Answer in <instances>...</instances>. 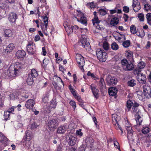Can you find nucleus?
I'll list each match as a JSON object with an SVG mask.
<instances>
[{
  "mask_svg": "<svg viewBox=\"0 0 151 151\" xmlns=\"http://www.w3.org/2000/svg\"><path fill=\"white\" fill-rule=\"evenodd\" d=\"M22 68V65L19 64V62L17 63L13 68V70H12L9 68V70H7L5 78L9 79H12L13 78L15 77L18 74V72Z\"/></svg>",
  "mask_w": 151,
  "mask_h": 151,
  "instance_id": "f257e3e1",
  "label": "nucleus"
},
{
  "mask_svg": "<svg viewBox=\"0 0 151 151\" xmlns=\"http://www.w3.org/2000/svg\"><path fill=\"white\" fill-rule=\"evenodd\" d=\"M78 42L86 50L89 51L91 49V46L89 42V40L87 37L85 35H82L80 39Z\"/></svg>",
  "mask_w": 151,
  "mask_h": 151,
  "instance_id": "f03ea898",
  "label": "nucleus"
},
{
  "mask_svg": "<svg viewBox=\"0 0 151 151\" xmlns=\"http://www.w3.org/2000/svg\"><path fill=\"white\" fill-rule=\"evenodd\" d=\"M96 55L98 60L101 62H104L108 57L107 53L102 49L99 48L96 51Z\"/></svg>",
  "mask_w": 151,
  "mask_h": 151,
  "instance_id": "7ed1b4c3",
  "label": "nucleus"
},
{
  "mask_svg": "<svg viewBox=\"0 0 151 151\" xmlns=\"http://www.w3.org/2000/svg\"><path fill=\"white\" fill-rule=\"evenodd\" d=\"M26 48L27 51L29 55H33L35 54L36 51L35 44L33 41H28Z\"/></svg>",
  "mask_w": 151,
  "mask_h": 151,
  "instance_id": "20e7f679",
  "label": "nucleus"
},
{
  "mask_svg": "<svg viewBox=\"0 0 151 151\" xmlns=\"http://www.w3.org/2000/svg\"><path fill=\"white\" fill-rule=\"evenodd\" d=\"M46 124L49 130H53L56 128L58 125V120L57 119H50L48 120Z\"/></svg>",
  "mask_w": 151,
  "mask_h": 151,
  "instance_id": "39448f33",
  "label": "nucleus"
},
{
  "mask_svg": "<svg viewBox=\"0 0 151 151\" xmlns=\"http://www.w3.org/2000/svg\"><path fill=\"white\" fill-rule=\"evenodd\" d=\"M120 117L116 114H113L112 116V121L113 124L115 126L116 129H119L121 131V134L123 133V131L119 125L118 122L120 120Z\"/></svg>",
  "mask_w": 151,
  "mask_h": 151,
  "instance_id": "423d86ee",
  "label": "nucleus"
},
{
  "mask_svg": "<svg viewBox=\"0 0 151 151\" xmlns=\"http://www.w3.org/2000/svg\"><path fill=\"white\" fill-rule=\"evenodd\" d=\"M76 60L77 63L78 64L80 69L82 72H84V70L83 66L85 65L84 58L81 54H78L76 56Z\"/></svg>",
  "mask_w": 151,
  "mask_h": 151,
  "instance_id": "0eeeda50",
  "label": "nucleus"
},
{
  "mask_svg": "<svg viewBox=\"0 0 151 151\" xmlns=\"http://www.w3.org/2000/svg\"><path fill=\"white\" fill-rule=\"evenodd\" d=\"M106 81L108 85H116L118 82L117 78L114 76H112L111 75H108L106 78Z\"/></svg>",
  "mask_w": 151,
  "mask_h": 151,
  "instance_id": "6e6552de",
  "label": "nucleus"
},
{
  "mask_svg": "<svg viewBox=\"0 0 151 151\" xmlns=\"http://www.w3.org/2000/svg\"><path fill=\"white\" fill-rule=\"evenodd\" d=\"M144 95L147 98H149L151 97V90L150 86L145 85L143 86Z\"/></svg>",
  "mask_w": 151,
  "mask_h": 151,
  "instance_id": "1a4fd4ad",
  "label": "nucleus"
},
{
  "mask_svg": "<svg viewBox=\"0 0 151 151\" xmlns=\"http://www.w3.org/2000/svg\"><path fill=\"white\" fill-rule=\"evenodd\" d=\"M139 82L141 84H145L146 82L147 78L145 75L142 73H138L137 76Z\"/></svg>",
  "mask_w": 151,
  "mask_h": 151,
  "instance_id": "9d476101",
  "label": "nucleus"
},
{
  "mask_svg": "<svg viewBox=\"0 0 151 151\" xmlns=\"http://www.w3.org/2000/svg\"><path fill=\"white\" fill-rule=\"evenodd\" d=\"M127 127L126 129L127 131V137L129 140H131L133 139V131L132 129L131 124H129L128 125H126Z\"/></svg>",
  "mask_w": 151,
  "mask_h": 151,
  "instance_id": "9b49d317",
  "label": "nucleus"
},
{
  "mask_svg": "<svg viewBox=\"0 0 151 151\" xmlns=\"http://www.w3.org/2000/svg\"><path fill=\"white\" fill-rule=\"evenodd\" d=\"M35 103V102L33 99H29L26 102L25 106L27 109H30L33 107Z\"/></svg>",
  "mask_w": 151,
  "mask_h": 151,
  "instance_id": "f8f14e48",
  "label": "nucleus"
},
{
  "mask_svg": "<svg viewBox=\"0 0 151 151\" xmlns=\"http://www.w3.org/2000/svg\"><path fill=\"white\" fill-rule=\"evenodd\" d=\"M17 18V14L14 12H11L9 15L8 19L10 22L12 23H15L16 20Z\"/></svg>",
  "mask_w": 151,
  "mask_h": 151,
  "instance_id": "ddd939ff",
  "label": "nucleus"
},
{
  "mask_svg": "<svg viewBox=\"0 0 151 151\" xmlns=\"http://www.w3.org/2000/svg\"><path fill=\"white\" fill-rule=\"evenodd\" d=\"M94 140L91 137H87L85 140L86 145L87 147L92 148L94 144Z\"/></svg>",
  "mask_w": 151,
  "mask_h": 151,
  "instance_id": "4468645a",
  "label": "nucleus"
},
{
  "mask_svg": "<svg viewBox=\"0 0 151 151\" xmlns=\"http://www.w3.org/2000/svg\"><path fill=\"white\" fill-rule=\"evenodd\" d=\"M132 6L133 10L135 12H137L141 8L140 3L137 0L135 1L134 0H133Z\"/></svg>",
  "mask_w": 151,
  "mask_h": 151,
  "instance_id": "2eb2a0df",
  "label": "nucleus"
},
{
  "mask_svg": "<svg viewBox=\"0 0 151 151\" xmlns=\"http://www.w3.org/2000/svg\"><path fill=\"white\" fill-rule=\"evenodd\" d=\"M90 87L94 97L96 99H98L99 97V90L92 84L90 86Z\"/></svg>",
  "mask_w": 151,
  "mask_h": 151,
  "instance_id": "dca6fc26",
  "label": "nucleus"
},
{
  "mask_svg": "<svg viewBox=\"0 0 151 151\" xmlns=\"http://www.w3.org/2000/svg\"><path fill=\"white\" fill-rule=\"evenodd\" d=\"M74 17L76 19L77 21L78 22H80L86 26L87 25V19L84 16V15L80 17V19L77 18L75 16H74Z\"/></svg>",
  "mask_w": 151,
  "mask_h": 151,
  "instance_id": "f3484780",
  "label": "nucleus"
},
{
  "mask_svg": "<svg viewBox=\"0 0 151 151\" xmlns=\"http://www.w3.org/2000/svg\"><path fill=\"white\" fill-rule=\"evenodd\" d=\"M68 139L67 138V141L70 145H74L76 142V138L73 136H70L68 137Z\"/></svg>",
  "mask_w": 151,
  "mask_h": 151,
  "instance_id": "a211bd4d",
  "label": "nucleus"
},
{
  "mask_svg": "<svg viewBox=\"0 0 151 151\" xmlns=\"http://www.w3.org/2000/svg\"><path fill=\"white\" fill-rule=\"evenodd\" d=\"M8 140V139L2 133L0 132V144L2 143L3 147H5L6 145V143Z\"/></svg>",
  "mask_w": 151,
  "mask_h": 151,
  "instance_id": "6ab92c4d",
  "label": "nucleus"
},
{
  "mask_svg": "<svg viewBox=\"0 0 151 151\" xmlns=\"http://www.w3.org/2000/svg\"><path fill=\"white\" fill-rule=\"evenodd\" d=\"M26 55L25 51L23 50H18L16 54L17 58L20 59L24 58Z\"/></svg>",
  "mask_w": 151,
  "mask_h": 151,
  "instance_id": "aec40b11",
  "label": "nucleus"
},
{
  "mask_svg": "<svg viewBox=\"0 0 151 151\" xmlns=\"http://www.w3.org/2000/svg\"><path fill=\"white\" fill-rule=\"evenodd\" d=\"M28 93L23 92H22L18 96V98L20 101H24L28 98Z\"/></svg>",
  "mask_w": 151,
  "mask_h": 151,
  "instance_id": "412c9836",
  "label": "nucleus"
},
{
  "mask_svg": "<svg viewBox=\"0 0 151 151\" xmlns=\"http://www.w3.org/2000/svg\"><path fill=\"white\" fill-rule=\"evenodd\" d=\"M117 92V88L114 87H112L109 88L108 93L110 96H113L116 95Z\"/></svg>",
  "mask_w": 151,
  "mask_h": 151,
  "instance_id": "4be33fe9",
  "label": "nucleus"
},
{
  "mask_svg": "<svg viewBox=\"0 0 151 151\" xmlns=\"http://www.w3.org/2000/svg\"><path fill=\"white\" fill-rule=\"evenodd\" d=\"M25 137L23 138V140L25 141H29L33 138L31 133L29 132L28 131H27L25 132Z\"/></svg>",
  "mask_w": 151,
  "mask_h": 151,
  "instance_id": "5701e85b",
  "label": "nucleus"
},
{
  "mask_svg": "<svg viewBox=\"0 0 151 151\" xmlns=\"http://www.w3.org/2000/svg\"><path fill=\"white\" fill-rule=\"evenodd\" d=\"M125 55L128 59L130 61H132L133 59V52L128 50L125 52Z\"/></svg>",
  "mask_w": 151,
  "mask_h": 151,
  "instance_id": "b1692460",
  "label": "nucleus"
},
{
  "mask_svg": "<svg viewBox=\"0 0 151 151\" xmlns=\"http://www.w3.org/2000/svg\"><path fill=\"white\" fill-rule=\"evenodd\" d=\"M58 78L59 79L58 80L59 81L58 83H54V86L56 88H57L58 87L61 88L62 86H63V87H64V83L61 78L60 77H58Z\"/></svg>",
  "mask_w": 151,
  "mask_h": 151,
  "instance_id": "393cba45",
  "label": "nucleus"
},
{
  "mask_svg": "<svg viewBox=\"0 0 151 151\" xmlns=\"http://www.w3.org/2000/svg\"><path fill=\"white\" fill-rule=\"evenodd\" d=\"M4 36L5 37H11L12 36L13 33L10 29H5L4 30Z\"/></svg>",
  "mask_w": 151,
  "mask_h": 151,
  "instance_id": "a878e982",
  "label": "nucleus"
},
{
  "mask_svg": "<svg viewBox=\"0 0 151 151\" xmlns=\"http://www.w3.org/2000/svg\"><path fill=\"white\" fill-rule=\"evenodd\" d=\"M15 48V45L12 43L9 44L6 47V51L7 53L12 52Z\"/></svg>",
  "mask_w": 151,
  "mask_h": 151,
  "instance_id": "bb28decb",
  "label": "nucleus"
},
{
  "mask_svg": "<svg viewBox=\"0 0 151 151\" xmlns=\"http://www.w3.org/2000/svg\"><path fill=\"white\" fill-rule=\"evenodd\" d=\"M66 130V127L64 126H59L57 129V132L58 134H63L65 132Z\"/></svg>",
  "mask_w": 151,
  "mask_h": 151,
  "instance_id": "cd10ccee",
  "label": "nucleus"
},
{
  "mask_svg": "<svg viewBox=\"0 0 151 151\" xmlns=\"http://www.w3.org/2000/svg\"><path fill=\"white\" fill-rule=\"evenodd\" d=\"M94 16V18L92 19V21L93 25H94L95 23H98L99 22V18L98 16L96 15L97 12L95 11L93 13Z\"/></svg>",
  "mask_w": 151,
  "mask_h": 151,
  "instance_id": "c85d7f7f",
  "label": "nucleus"
},
{
  "mask_svg": "<svg viewBox=\"0 0 151 151\" xmlns=\"http://www.w3.org/2000/svg\"><path fill=\"white\" fill-rule=\"evenodd\" d=\"M119 20L117 17H114L111 20V24L113 26L116 25L118 23Z\"/></svg>",
  "mask_w": 151,
  "mask_h": 151,
  "instance_id": "c756f323",
  "label": "nucleus"
},
{
  "mask_svg": "<svg viewBox=\"0 0 151 151\" xmlns=\"http://www.w3.org/2000/svg\"><path fill=\"white\" fill-rule=\"evenodd\" d=\"M107 12L108 10L106 9H103L101 8L99 10L98 13H99L100 15L104 16L107 14Z\"/></svg>",
  "mask_w": 151,
  "mask_h": 151,
  "instance_id": "7c9ffc66",
  "label": "nucleus"
},
{
  "mask_svg": "<svg viewBox=\"0 0 151 151\" xmlns=\"http://www.w3.org/2000/svg\"><path fill=\"white\" fill-rule=\"evenodd\" d=\"M42 17L43 19V22L44 23V25L45 27V30L46 31L47 29V27L48 26V18L47 17V16H42Z\"/></svg>",
  "mask_w": 151,
  "mask_h": 151,
  "instance_id": "2f4dec72",
  "label": "nucleus"
},
{
  "mask_svg": "<svg viewBox=\"0 0 151 151\" xmlns=\"http://www.w3.org/2000/svg\"><path fill=\"white\" fill-rule=\"evenodd\" d=\"M34 78L29 76L28 75V78L26 80L27 83L28 85H32L34 83Z\"/></svg>",
  "mask_w": 151,
  "mask_h": 151,
  "instance_id": "473e14b6",
  "label": "nucleus"
},
{
  "mask_svg": "<svg viewBox=\"0 0 151 151\" xmlns=\"http://www.w3.org/2000/svg\"><path fill=\"white\" fill-rule=\"evenodd\" d=\"M56 105L57 103L56 100L55 99L52 100L50 102V108L54 109L56 107Z\"/></svg>",
  "mask_w": 151,
  "mask_h": 151,
  "instance_id": "72a5a7b5",
  "label": "nucleus"
},
{
  "mask_svg": "<svg viewBox=\"0 0 151 151\" xmlns=\"http://www.w3.org/2000/svg\"><path fill=\"white\" fill-rule=\"evenodd\" d=\"M29 76L35 78L38 76V73L37 71L35 69H32L31 70V73L29 74Z\"/></svg>",
  "mask_w": 151,
  "mask_h": 151,
  "instance_id": "f704fd0d",
  "label": "nucleus"
},
{
  "mask_svg": "<svg viewBox=\"0 0 151 151\" xmlns=\"http://www.w3.org/2000/svg\"><path fill=\"white\" fill-rule=\"evenodd\" d=\"M150 131V128L147 126H143L142 130V132L143 134H147Z\"/></svg>",
  "mask_w": 151,
  "mask_h": 151,
  "instance_id": "c9c22d12",
  "label": "nucleus"
},
{
  "mask_svg": "<svg viewBox=\"0 0 151 151\" xmlns=\"http://www.w3.org/2000/svg\"><path fill=\"white\" fill-rule=\"evenodd\" d=\"M133 104L132 102L130 100H128L127 102V109H126V110L128 109V111H129L132 106Z\"/></svg>",
  "mask_w": 151,
  "mask_h": 151,
  "instance_id": "e433bc0d",
  "label": "nucleus"
},
{
  "mask_svg": "<svg viewBox=\"0 0 151 151\" xmlns=\"http://www.w3.org/2000/svg\"><path fill=\"white\" fill-rule=\"evenodd\" d=\"M100 20L99 19V22L98 23H95V25H96V29H99L100 30H103L104 29V26L101 24H100Z\"/></svg>",
  "mask_w": 151,
  "mask_h": 151,
  "instance_id": "4c0bfd02",
  "label": "nucleus"
},
{
  "mask_svg": "<svg viewBox=\"0 0 151 151\" xmlns=\"http://www.w3.org/2000/svg\"><path fill=\"white\" fill-rule=\"evenodd\" d=\"M127 85L130 87H134L136 84V81L134 79H132L127 82Z\"/></svg>",
  "mask_w": 151,
  "mask_h": 151,
  "instance_id": "58836bf2",
  "label": "nucleus"
},
{
  "mask_svg": "<svg viewBox=\"0 0 151 151\" xmlns=\"http://www.w3.org/2000/svg\"><path fill=\"white\" fill-rule=\"evenodd\" d=\"M137 124V125L140 126L141 124V123L142 122V120L141 119V116L139 114H138L136 118L135 119Z\"/></svg>",
  "mask_w": 151,
  "mask_h": 151,
  "instance_id": "ea45409f",
  "label": "nucleus"
},
{
  "mask_svg": "<svg viewBox=\"0 0 151 151\" xmlns=\"http://www.w3.org/2000/svg\"><path fill=\"white\" fill-rule=\"evenodd\" d=\"M126 66V70H131L134 68L133 64L131 63H128Z\"/></svg>",
  "mask_w": 151,
  "mask_h": 151,
  "instance_id": "a19ab883",
  "label": "nucleus"
},
{
  "mask_svg": "<svg viewBox=\"0 0 151 151\" xmlns=\"http://www.w3.org/2000/svg\"><path fill=\"white\" fill-rule=\"evenodd\" d=\"M105 85L104 80L103 78H101L99 83V86L100 88H103Z\"/></svg>",
  "mask_w": 151,
  "mask_h": 151,
  "instance_id": "79ce46f5",
  "label": "nucleus"
},
{
  "mask_svg": "<svg viewBox=\"0 0 151 151\" xmlns=\"http://www.w3.org/2000/svg\"><path fill=\"white\" fill-rule=\"evenodd\" d=\"M10 114L7 111H4V116L5 120L7 121L9 118Z\"/></svg>",
  "mask_w": 151,
  "mask_h": 151,
  "instance_id": "37998d69",
  "label": "nucleus"
},
{
  "mask_svg": "<svg viewBox=\"0 0 151 151\" xmlns=\"http://www.w3.org/2000/svg\"><path fill=\"white\" fill-rule=\"evenodd\" d=\"M147 22L150 25H151V13H147L146 16Z\"/></svg>",
  "mask_w": 151,
  "mask_h": 151,
  "instance_id": "c03bdc74",
  "label": "nucleus"
},
{
  "mask_svg": "<svg viewBox=\"0 0 151 151\" xmlns=\"http://www.w3.org/2000/svg\"><path fill=\"white\" fill-rule=\"evenodd\" d=\"M137 34L139 33L138 34H137L138 36L141 38L143 37L145 35V33L144 30L143 29H140L139 32H137Z\"/></svg>",
  "mask_w": 151,
  "mask_h": 151,
  "instance_id": "a18cd8bd",
  "label": "nucleus"
},
{
  "mask_svg": "<svg viewBox=\"0 0 151 151\" xmlns=\"http://www.w3.org/2000/svg\"><path fill=\"white\" fill-rule=\"evenodd\" d=\"M130 30L131 32L133 34H135L137 32L134 25H132L130 26Z\"/></svg>",
  "mask_w": 151,
  "mask_h": 151,
  "instance_id": "49530a36",
  "label": "nucleus"
},
{
  "mask_svg": "<svg viewBox=\"0 0 151 151\" xmlns=\"http://www.w3.org/2000/svg\"><path fill=\"white\" fill-rule=\"evenodd\" d=\"M87 75L88 76H91L94 80H96L99 79V78L96 76L94 73H91L90 71H88V72Z\"/></svg>",
  "mask_w": 151,
  "mask_h": 151,
  "instance_id": "de8ad7c7",
  "label": "nucleus"
},
{
  "mask_svg": "<svg viewBox=\"0 0 151 151\" xmlns=\"http://www.w3.org/2000/svg\"><path fill=\"white\" fill-rule=\"evenodd\" d=\"M130 40H127L123 42L122 43V45L124 47L127 48L130 45Z\"/></svg>",
  "mask_w": 151,
  "mask_h": 151,
  "instance_id": "09e8293b",
  "label": "nucleus"
},
{
  "mask_svg": "<svg viewBox=\"0 0 151 151\" xmlns=\"http://www.w3.org/2000/svg\"><path fill=\"white\" fill-rule=\"evenodd\" d=\"M111 48L113 50H116L118 49L119 46L116 43L114 42L111 45Z\"/></svg>",
  "mask_w": 151,
  "mask_h": 151,
  "instance_id": "8fccbe9b",
  "label": "nucleus"
},
{
  "mask_svg": "<svg viewBox=\"0 0 151 151\" xmlns=\"http://www.w3.org/2000/svg\"><path fill=\"white\" fill-rule=\"evenodd\" d=\"M145 66V63L143 62H140L137 65L139 69H142Z\"/></svg>",
  "mask_w": 151,
  "mask_h": 151,
  "instance_id": "3c124183",
  "label": "nucleus"
},
{
  "mask_svg": "<svg viewBox=\"0 0 151 151\" xmlns=\"http://www.w3.org/2000/svg\"><path fill=\"white\" fill-rule=\"evenodd\" d=\"M69 103L70 105L72 106V107L73 108L74 110L76 107V102L73 100H72L70 101Z\"/></svg>",
  "mask_w": 151,
  "mask_h": 151,
  "instance_id": "603ef678",
  "label": "nucleus"
},
{
  "mask_svg": "<svg viewBox=\"0 0 151 151\" xmlns=\"http://www.w3.org/2000/svg\"><path fill=\"white\" fill-rule=\"evenodd\" d=\"M128 63L127 60L125 59H123L121 61V64L123 68L126 66Z\"/></svg>",
  "mask_w": 151,
  "mask_h": 151,
  "instance_id": "864d4df0",
  "label": "nucleus"
},
{
  "mask_svg": "<svg viewBox=\"0 0 151 151\" xmlns=\"http://www.w3.org/2000/svg\"><path fill=\"white\" fill-rule=\"evenodd\" d=\"M1 96H0L1 99H0V110L2 109V108L5 107L4 104V100L2 99V96L1 98Z\"/></svg>",
  "mask_w": 151,
  "mask_h": 151,
  "instance_id": "5fc2aeb1",
  "label": "nucleus"
},
{
  "mask_svg": "<svg viewBox=\"0 0 151 151\" xmlns=\"http://www.w3.org/2000/svg\"><path fill=\"white\" fill-rule=\"evenodd\" d=\"M151 9V6L150 5L148 4H146L144 5V9L147 12L150 10Z\"/></svg>",
  "mask_w": 151,
  "mask_h": 151,
  "instance_id": "6e6d98bb",
  "label": "nucleus"
},
{
  "mask_svg": "<svg viewBox=\"0 0 151 151\" xmlns=\"http://www.w3.org/2000/svg\"><path fill=\"white\" fill-rule=\"evenodd\" d=\"M73 29L70 26H69V27L65 29L67 34L68 35L70 34L73 32Z\"/></svg>",
  "mask_w": 151,
  "mask_h": 151,
  "instance_id": "4d7b16f0",
  "label": "nucleus"
},
{
  "mask_svg": "<svg viewBox=\"0 0 151 151\" xmlns=\"http://www.w3.org/2000/svg\"><path fill=\"white\" fill-rule=\"evenodd\" d=\"M76 134L77 136H78L80 137H81L83 135V133L81 132V129L77 130L76 131Z\"/></svg>",
  "mask_w": 151,
  "mask_h": 151,
  "instance_id": "13d9d810",
  "label": "nucleus"
},
{
  "mask_svg": "<svg viewBox=\"0 0 151 151\" xmlns=\"http://www.w3.org/2000/svg\"><path fill=\"white\" fill-rule=\"evenodd\" d=\"M138 17L141 21H143L144 20V15L142 13H139L138 15Z\"/></svg>",
  "mask_w": 151,
  "mask_h": 151,
  "instance_id": "bf43d9fd",
  "label": "nucleus"
},
{
  "mask_svg": "<svg viewBox=\"0 0 151 151\" xmlns=\"http://www.w3.org/2000/svg\"><path fill=\"white\" fill-rule=\"evenodd\" d=\"M109 46L108 43L107 42H105L103 43V47L104 50H108L109 49Z\"/></svg>",
  "mask_w": 151,
  "mask_h": 151,
  "instance_id": "052dcab7",
  "label": "nucleus"
},
{
  "mask_svg": "<svg viewBox=\"0 0 151 151\" xmlns=\"http://www.w3.org/2000/svg\"><path fill=\"white\" fill-rule=\"evenodd\" d=\"M17 108L16 106H12L11 108L9 109L8 110H7L10 113H12L13 114H14V113H13L14 109Z\"/></svg>",
  "mask_w": 151,
  "mask_h": 151,
  "instance_id": "680f3d73",
  "label": "nucleus"
},
{
  "mask_svg": "<svg viewBox=\"0 0 151 151\" xmlns=\"http://www.w3.org/2000/svg\"><path fill=\"white\" fill-rule=\"evenodd\" d=\"M76 11L77 12V16L78 17H81V16H83L84 14L83 13H82L80 10H77Z\"/></svg>",
  "mask_w": 151,
  "mask_h": 151,
  "instance_id": "e2e57ef3",
  "label": "nucleus"
},
{
  "mask_svg": "<svg viewBox=\"0 0 151 151\" xmlns=\"http://www.w3.org/2000/svg\"><path fill=\"white\" fill-rule=\"evenodd\" d=\"M42 54L44 56H45L47 54V51L46 50L45 48V47L42 48Z\"/></svg>",
  "mask_w": 151,
  "mask_h": 151,
  "instance_id": "0e129e2a",
  "label": "nucleus"
},
{
  "mask_svg": "<svg viewBox=\"0 0 151 151\" xmlns=\"http://www.w3.org/2000/svg\"><path fill=\"white\" fill-rule=\"evenodd\" d=\"M114 144L115 147L117 148H119V145L118 142L116 140H114Z\"/></svg>",
  "mask_w": 151,
  "mask_h": 151,
  "instance_id": "69168bd1",
  "label": "nucleus"
},
{
  "mask_svg": "<svg viewBox=\"0 0 151 151\" xmlns=\"http://www.w3.org/2000/svg\"><path fill=\"white\" fill-rule=\"evenodd\" d=\"M6 6V3L4 2L0 3V7L2 9H4Z\"/></svg>",
  "mask_w": 151,
  "mask_h": 151,
  "instance_id": "338daca9",
  "label": "nucleus"
},
{
  "mask_svg": "<svg viewBox=\"0 0 151 151\" xmlns=\"http://www.w3.org/2000/svg\"><path fill=\"white\" fill-rule=\"evenodd\" d=\"M123 11L125 13H128L129 11V9L128 7L127 6H124L123 7Z\"/></svg>",
  "mask_w": 151,
  "mask_h": 151,
  "instance_id": "774afa93",
  "label": "nucleus"
}]
</instances>
